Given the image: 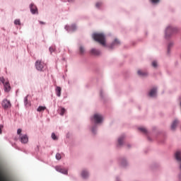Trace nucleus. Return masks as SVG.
Instances as JSON below:
<instances>
[{
    "instance_id": "obj_1",
    "label": "nucleus",
    "mask_w": 181,
    "mask_h": 181,
    "mask_svg": "<svg viewBox=\"0 0 181 181\" xmlns=\"http://www.w3.org/2000/svg\"><path fill=\"white\" fill-rule=\"evenodd\" d=\"M93 39H94L95 42L102 45V46H105V35L104 34L94 33L93 35Z\"/></svg>"
},
{
    "instance_id": "obj_2",
    "label": "nucleus",
    "mask_w": 181,
    "mask_h": 181,
    "mask_svg": "<svg viewBox=\"0 0 181 181\" xmlns=\"http://www.w3.org/2000/svg\"><path fill=\"white\" fill-rule=\"evenodd\" d=\"M0 83H2L4 88L5 93H9L11 91V84L9 83V81L6 80L4 76L0 77Z\"/></svg>"
},
{
    "instance_id": "obj_3",
    "label": "nucleus",
    "mask_w": 181,
    "mask_h": 181,
    "mask_svg": "<svg viewBox=\"0 0 181 181\" xmlns=\"http://www.w3.org/2000/svg\"><path fill=\"white\" fill-rule=\"evenodd\" d=\"M177 30V28H173L172 26L168 27L165 30V37H169L171 35H173V33H176Z\"/></svg>"
},
{
    "instance_id": "obj_4",
    "label": "nucleus",
    "mask_w": 181,
    "mask_h": 181,
    "mask_svg": "<svg viewBox=\"0 0 181 181\" xmlns=\"http://www.w3.org/2000/svg\"><path fill=\"white\" fill-rule=\"evenodd\" d=\"M35 67H36L37 70H38V71H43V69H45V67H46V64L45 63H43V62H42L40 60H37L35 62Z\"/></svg>"
},
{
    "instance_id": "obj_5",
    "label": "nucleus",
    "mask_w": 181,
    "mask_h": 181,
    "mask_svg": "<svg viewBox=\"0 0 181 181\" xmlns=\"http://www.w3.org/2000/svg\"><path fill=\"white\" fill-rule=\"evenodd\" d=\"M93 119L95 124H101V122H103V115L100 114H95L93 115Z\"/></svg>"
},
{
    "instance_id": "obj_6",
    "label": "nucleus",
    "mask_w": 181,
    "mask_h": 181,
    "mask_svg": "<svg viewBox=\"0 0 181 181\" xmlns=\"http://www.w3.org/2000/svg\"><path fill=\"white\" fill-rule=\"evenodd\" d=\"M1 105L4 110H8V108H11V101L8 100L7 99H4L2 101Z\"/></svg>"
},
{
    "instance_id": "obj_7",
    "label": "nucleus",
    "mask_w": 181,
    "mask_h": 181,
    "mask_svg": "<svg viewBox=\"0 0 181 181\" xmlns=\"http://www.w3.org/2000/svg\"><path fill=\"white\" fill-rule=\"evenodd\" d=\"M30 12H31V13H33V15H35L36 13L37 14L39 13L38 11H37V7L33 3H32L30 5Z\"/></svg>"
},
{
    "instance_id": "obj_8",
    "label": "nucleus",
    "mask_w": 181,
    "mask_h": 181,
    "mask_svg": "<svg viewBox=\"0 0 181 181\" xmlns=\"http://www.w3.org/2000/svg\"><path fill=\"white\" fill-rule=\"evenodd\" d=\"M20 141L21 144H28L29 138H28V135L24 134L20 136Z\"/></svg>"
},
{
    "instance_id": "obj_9",
    "label": "nucleus",
    "mask_w": 181,
    "mask_h": 181,
    "mask_svg": "<svg viewBox=\"0 0 181 181\" xmlns=\"http://www.w3.org/2000/svg\"><path fill=\"white\" fill-rule=\"evenodd\" d=\"M55 169L57 172H59L60 173H63L64 175H67V170L62 168L61 166H57Z\"/></svg>"
},
{
    "instance_id": "obj_10",
    "label": "nucleus",
    "mask_w": 181,
    "mask_h": 181,
    "mask_svg": "<svg viewBox=\"0 0 181 181\" xmlns=\"http://www.w3.org/2000/svg\"><path fill=\"white\" fill-rule=\"evenodd\" d=\"M65 29L66 30H68L69 32H70V31L74 32V30H76L77 29V27L76 26V25L73 24L71 26L66 25L65 27Z\"/></svg>"
},
{
    "instance_id": "obj_11",
    "label": "nucleus",
    "mask_w": 181,
    "mask_h": 181,
    "mask_svg": "<svg viewBox=\"0 0 181 181\" xmlns=\"http://www.w3.org/2000/svg\"><path fill=\"white\" fill-rule=\"evenodd\" d=\"M178 124H179V120L177 119L174 120L171 124V129L173 131H175V129H176V127H177Z\"/></svg>"
},
{
    "instance_id": "obj_12",
    "label": "nucleus",
    "mask_w": 181,
    "mask_h": 181,
    "mask_svg": "<svg viewBox=\"0 0 181 181\" xmlns=\"http://www.w3.org/2000/svg\"><path fill=\"white\" fill-rule=\"evenodd\" d=\"M90 53L91 54H93V56H100V54H101V52L98 51V49H92L90 50Z\"/></svg>"
},
{
    "instance_id": "obj_13",
    "label": "nucleus",
    "mask_w": 181,
    "mask_h": 181,
    "mask_svg": "<svg viewBox=\"0 0 181 181\" xmlns=\"http://www.w3.org/2000/svg\"><path fill=\"white\" fill-rule=\"evenodd\" d=\"M148 95H149L150 97H155V96L156 95V88H152V89L150 90V92H149V93H148Z\"/></svg>"
},
{
    "instance_id": "obj_14",
    "label": "nucleus",
    "mask_w": 181,
    "mask_h": 181,
    "mask_svg": "<svg viewBox=\"0 0 181 181\" xmlns=\"http://www.w3.org/2000/svg\"><path fill=\"white\" fill-rule=\"evenodd\" d=\"M55 91L57 97H60L62 95V88H60V86H57Z\"/></svg>"
},
{
    "instance_id": "obj_15",
    "label": "nucleus",
    "mask_w": 181,
    "mask_h": 181,
    "mask_svg": "<svg viewBox=\"0 0 181 181\" xmlns=\"http://www.w3.org/2000/svg\"><path fill=\"white\" fill-rule=\"evenodd\" d=\"M81 176L83 179H87V177H88V172L86 170L82 171Z\"/></svg>"
},
{
    "instance_id": "obj_16",
    "label": "nucleus",
    "mask_w": 181,
    "mask_h": 181,
    "mask_svg": "<svg viewBox=\"0 0 181 181\" xmlns=\"http://www.w3.org/2000/svg\"><path fill=\"white\" fill-rule=\"evenodd\" d=\"M137 74H139V76H141L142 77L145 76H148V73L147 72H144L141 70H139L137 71Z\"/></svg>"
},
{
    "instance_id": "obj_17",
    "label": "nucleus",
    "mask_w": 181,
    "mask_h": 181,
    "mask_svg": "<svg viewBox=\"0 0 181 181\" xmlns=\"http://www.w3.org/2000/svg\"><path fill=\"white\" fill-rule=\"evenodd\" d=\"M79 52L81 54H84L86 53V49L84 48V47L81 46L79 47Z\"/></svg>"
},
{
    "instance_id": "obj_18",
    "label": "nucleus",
    "mask_w": 181,
    "mask_h": 181,
    "mask_svg": "<svg viewBox=\"0 0 181 181\" xmlns=\"http://www.w3.org/2000/svg\"><path fill=\"white\" fill-rule=\"evenodd\" d=\"M45 110H46V107L45 106H40L37 109V111L38 112H42V111H45Z\"/></svg>"
},
{
    "instance_id": "obj_19",
    "label": "nucleus",
    "mask_w": 181,
    "mask_h": 181,
    "mask_svg": "<svg viewBox=\"0 0 181 181\" xmlns=\"http://www.w3.org/2000/svg\"><path fill=\"white\" fill-rule=\"evenodd\" d=\"M139 131H141L143 134H148V130H146L145 127H139Z\"/></svg>"
},
{
    "instance_id": "obj_20",
    "label": "nucleus",
    "mask_w": 181,
    "mask_h": 181,
    "mask_svg": "<svg viewBox=\"0 0 181 181\" xmlns=\"http://www.w3.org/2000/svg\"><path fill=\"white\" fill-rule=\"evenodd\" d=\"M124 141V137H123V136L119 137V138L118 139V145H119V146L122 145V141Z\"/></svg>"
},
{
    "instance_id": "obj_21",
    "label": "nucleus",
    "mask_w": 181,
    "mask_h": 181,
    "mask_svg": "<svg viewBox=\"0 0 181 181\" xmlns=\"http://www.w3.org/2000/svg\"><path fill=\"white\" fill-rule=\"evenodd\" d=\"M49 52H50V53H53L54 52H56V47H54V46L50 47Z\"/></svg>"
},
{
    "instance_id": "obj_22",
    "label": "nucleus",
    "mask_w": 181,
    "mask_h": 181,
    "mask_svg": "<svg viewBox=\"0 0 181 181\" xmlns=\"http://www.w3.org/2000/svg\"><path fill=\"white\" fill-rule=\"evenodd\" d=\"M64 112H66V109H64V107H61L60 115H64Z\"/></svg>"
},
{
    "instance_id": "obj_23",
    "label": "nucleus",
    "mask_w": 181,
    "mask_h": 181,
    "mask_svg": "<svg viewBox=\"0 0 181 181\" xmlns=\"http://www.w3.org/2000/svg\"><path fill=\"white\" fill-rule=\"evenodd\" d=\"M52 139H54V141H57V136H56V134L52 133Z\"/></svg>"
},
{
    "instance_id": "obj_24",
    "label": "nucleus",
    "mask_w": 181,
    "mask_h": 181,
    "mask_svg": "<svg viewBox=\"0 0 181 181\" xmlns=\"http://www.w3.org/2000/svg\"><path fill=\"white\" fill-rule=\"evenodd\" d=\"M56 159H57V160H60V159H62V155H60V153H57Z\"/></svg>"
},
{
    "instance_id": "obj_25",
    "label": "nucleus",
    "mask_w": 181,
    "mask_h": 181,
    "mask_svg": "<svg viewBox=\"0 0 181 181\" xmlns=\"http://www.w3.org/2000/svg\"><path fill=\"white\" fill-rule=\"evenodd\" d=\"M152 66L153 67H155V68L158 67V62H156V61H153L152 62Z\"/></svg>"
},
{
    "instance_id": "obj_26",
    "label": "nucleus",
    "mask_w": 181,
    "mask_h": 181,
    "mask_svg": "<svg viewBox=\"0 0 181 181\" xmlns=\"http://www.w3.org/2000/svg\"><path fill=\"white\" fill-rule=\"evenodd\" d=\"M114 45H119V40H115L114 42L112 43V46H114Z\"/></svg>"
},
{
    "instance_id": "obj_27",
    "label": "nucleus",
    "mask_w": 181,
    "mask_h": 181,
    "mask_svg": "<svg viewBox=\"0 0 181 181\" xmlns=\"http://www.w3.org/2000/svg\"><path fill=\"white\" fill-rule=\"evenodd\" d=\"M15 25H21V21L20 20H16L14 21Z\"/></svg>"
},
{
    "instance_id": "obj_28",
    "label": "nucleus",
    "mask_w": 181,
    "mask_h": 181,
    "mask_svg": "<svg viewBox=\"0 0 181 181\" xmlns=\"http://www.w3.org/2000/svg\"><path fill=\"white\" fill-rule=\"evenodd\" d=\"M101 5H103V4L98 2L96 3V8H100L101 6Z\"/></svg>"
},
{
    "instance_id": "obj_29",
    "label": "nucleus",
    "mask_w": 181,
    "mask_h": 181,
    "mask_svg": "<svg viewBox=\"0 0 181 181\" xmlns=\"http://www.w3.org/2000/svg\"><path fill=\"white\" fill-rule=\"evenodd\" d=\"M21 133H22V129H18L17 130V134H18V135H21Z\"/></svg>"
},
{
    "instance_id": "obj_30",
    "label": "nucleus",
    "mask_w": 181,
    "mask_h": 181,
    "mask_svg": "<svg viewBox=\"0 0 181 181\" xmlns=\"http://www.w3.org/2000/svg\"><path fill=\"white\" fill-rule=\"evenodd\" d=\"M151 2H153V4H158V2H159L160 0H151Z\"/></svg>"
},
{
    "instance_id": "obj_31",
    "label": "nucleus",
    "mask_w": 181,
    "mask_h": 181,
    "mask_svg": "<svg viewBox=\"0 0 181 181\" xmlns=\"http://www.w3.org/2000/svg\"><path fill=\"white\" fill-rule=\"evenodd\" d=\"M2 128H4V125H0V134H2Z\"/></svg>"
},
{
    "instance_id": "obj_32",
    "label": "nucleus",
    "mask_w": 181,
    "mask_h": 181,
    "mask_svg": "<svg viewBox=\"0 0 181 181\" xmlns=\"http://www.w3.org/2000/svg\"><path fill=\"white\" fill-rule=\"evenodd\" d=\"M24 102H25V104H26V103H28V96H26V97L24 98Z\"/></svg>"
},
{
    "instance_id": "obj_33",
    "label": "nucleus",
    "mask_w": 181,
    "mask_h": 181,
    "mask_svg": "<svg viewBox=\"0 0 181 181\" xmlns=\"http://www.w3.org/2000/svg\"><path fill=\"white\" fill-rule=\"evenodd\" d=\"M40 25H45V22H43V21H40Z\"/></svg>"
},
{
    "instance_id": "obj_34",
    "label": "nucleus",
    "mask_w": 181,
    "mask_h": 181,
    "mask_svg": "<svg viewBox=\"0 0 181 181\" xmlns=\"http://www.w3.org/2000/svg\"><path fill=\"white\" fill-rule=\"evenodd\" d=\"M69 2H73V0H68Z\"/></svg>"
},
{
    "instance_id": "obj_35",
    "label": "nucleus",
    "mask_w": 181,
    "mask_h": 181,
    "mask_svg": "<svg viewBox=\"0 0 181 181\" xmlns=\"http://www.w3.org/2000/svg\"><path fill=\"white\" fill-rule=\"evenodd\" d=\"M92 131H93V132H94V129H93Z\"/></svg>"
},
{
    "instance_id": "obj_36",
    "label": "nucleus",
    "mask_w": 181,
    "mask_h": 181,
    "mask_svg": "<svg viewBox=\"0 0 181 181\" xmlns=\"http://www.w3.org/2000/svg\"><path fill=\"white\" fill-rule=\"evenodd\" d=\"M1 179H4V177H1Z\"/></svg>"
}]
</instances>
